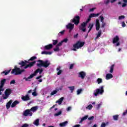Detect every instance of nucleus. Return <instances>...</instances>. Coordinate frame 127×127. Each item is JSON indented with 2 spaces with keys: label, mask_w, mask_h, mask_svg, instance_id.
<instances>
[{
  "label": "nucleus",
  "mask_w": 127,
  "mask_h": 127,
  "mask_svg": "<svg viewBox=\"0 0 127 127\" xmlns=\"http://www.w3.org/2000/svg\"><path fill=\"white\" fill-rule=\"evenodd\" d=\"M127 115V110L123 113V116H126Z\"/></svg>",
  "instance_id": "nucleus-57"
},
{
  "label": "nucleus",
  "mask_w": 127,
  "mask_h": 127,
  "mask_svg": "<svg viewBox=\"0 0 127 127\" xmlns=\"http://www.w3.org/2000/svg\"><path fill=\"white\" fill-rule=\"evenodd\" d=\"M57 43H58V40H53V45H56L57 44Z\"/></svg>",
  "instance_id": "nucleus-37"
},
{
  "label": "nucleus",
  "mask_w": 127,
  "mask_h": 127,
  "mask_svg": "<svg viewBox=\"0 0 127 127\" xmlns=\"http://www.w3.org/2000/svg\"><path fill=\"white\" fill-rule=\"evenodd\" d=\"M29 127V125L27 124H23L21 127Z\"/></svg>",
  "instance_id": "nucleus-49"
},
{
  "label": "nucleus",
  "mask_w": 127,
  "mask_h": 127,
  "mask_svg": "<svg viewBox=\"0 0 127 127\" xmlns=\"http://www.w3.org/2000/svg\"><path fill=\"white\" fill-rule=\"evenodd\" d=\"M61 114H62V111H60L57 113L55 114L54 116H55V117H58V116H60V115H61Z\"/></svg>",
  "instance_id": "nucleus-35"
},
{
  "label": "nucleus",
  "mask_w": 127,
  "mask_h": 127,
  "mask_svg": "<svg viewBox=\"0 0 127 127\" xmlns=\"http://www.w3.org/2000/svg\"><path fill=\"white\" fill-rule=\"evenodd\" d=\"M10 84H15V80H11L10 82Z\"/></svg>",
  "instance_id": "nucleus-51"
},
{
  "label": "nucleus",
  "mask_w": 127,
  "mask_h": 127,
  "mask_svg": "<svg viewBox=\"0 0 127 127\" xmlns=\"http://www.w3.org/2000/svg\"><path fill=\"white\" fill-rule=\"evenodd\" d=\"M100 18H101V22H102V23H104V17L100 16Z\"/></svg>",
  "instance_id": "nucleus-47"
},
{
  "label": "nucleus",
  "mask_w": 127,
  "mask_h": 127,
  "mask_svg": "<svg viewBox=\"0 0 127 127\" xmlns=\"http://www.w3.org/2000/svg\"><path fill=\"white\" fill-rule=\"evenodd\" d=\"M45 50H50V49H52L53 48V44H49L48 45H46L44 47Z\"/></svg>",
  "instance_id": "nucleus-13"
},
{
  "label": "nucleus",
  "mask_w": 127,
  "mask_h": 127,
  "mask_svg": "<svg viewBox=\"0 0 127 127\" xmlns=\"http://www.w3.org/2000/svg\"><path fill=\"white\" fill-rule=\"evenodd\" d=\"M62 42L63 43H64V42L65 43H67L68 42V39L65 38V39L63 40L62 41Z\"/></svg>",
  "instance_id": "nucleus-43"
},
{
  "label": "nucleus",
  "mask_w": 127,
  "mask_h": 127,
  "mask_svg": "<svg viewBox=\"0 0 127 127\" xmlns=\"http://www.w3.org/2000/svg\"><path fill=\"white\" fill-rule=\"evenodd\" d=\"M82 89H78L77 91V94L80 95V94H81V92H82Z\"/></svg>",
  "instance_id": "nucleus-45"
},
{
  "label": "nucleus",
  "mask_w": 127,
  "mask_h": 127,
  "mask_svg": "<svg viewBox=\"0 0 127 127\" xmlns=\"http://www.w3.org/2000/svg\"><path fill=\"white\" fill-rule=\"evenodd\" d=\"M100 14V13H91L89 15V18H92V17H96L97 16H99V15Z\"/></svg>",
  "instance_id": "nucleus-16"
},
{
  "label": "nucleus",
  "mask_w": 127,
  "mask_h": 127,
  "mask_svg": "<svg viewBox=\"0 0 127 127\" xmlns=\"http://www.w3.org/2000/svg\"><path fill=\"white\" fill-rule=\"evenodd\" d=\"M66 27L67 29H69V32H71L72 30L74 29V27H75V25L74 24L69 23L67 25H66Z\"/></svg>",
  "instance_id": "nucleus-9"
},
{
  "label": "nucleus",
  "mask_w": 127,
  "mask_h": 127,
  "mask_svg": "<svg viewBox=\"0 0 127 127\" xmlns=\"http://www.w3.org/2000/svg\"><path fill=\"white\" fill-rule=\"evenodd\" d=\"M105 26H106V23H105V22L102 23L101 27L102 28H104V27H105Z\"/></svg>",
  "instance_id": "nucleus-58"
},
{
  "label": "nucleus",
  "mask_w": 127,
  "mask_h": 127,
  "mask_svg": "<svg viewBox=\"0 0 127 127\" xmlns=\"http://www.w3.org/2000/svg\"><path fill=\"white\" fill-rule=\"evenodd\" d=\"M113 118L114 121H118L119 120V115H114Z\"/></svg>",
  "instance_id": "nucleus-32"
},
{
  "label": "nucleus",
  "mask_w": 127,
  "mask_h": 127,
  "mask_svg": "<svg viewBox=\"0 0 127 127\" xmlns=\"http://www.w3.org/2000/svg\"><path fill=\"white\" fill-rule=\"evenodd\" d=\"M64 100V97H61L58 101H56V103H58L59 105H61L62 104V102Z\"/></svg>",
  "instance_id": "nucleus-21"
},
{
  "label": "nucleus",
  "mask_w": 127,
  "mask_h": 127,
  "mask_svg": "<svg viewBox=\"0 0 127 127\" xmlns=\"http://www.w3.org/2000/svg\"><path fill=\"white\" fill-rule=\"evenodd\" d=\"M92 108L93 105L90 104L87 106V107H86V109H88V110H92Z\"/></svg>",
  "instance_id": "nucleus-41"
},
{
  "label": "nucleus",
  "mask_w": 127,
  "mask_h": 127,
  "mask_svg": "<svg viewBox=\"0 0 127 127\" xmlns=\"http://www.w3.org/2000/svg\"><path fill=\"white\" fill-rule=\"evenodd\" d=\"M100 20L99 19H96V30L97 31H99L100 30Z\"/></svg>",
  "instance_id": "nucleus-14"
},
{
  "label": "nucleus",
  "mask_w": 127,
  "mask_h": 127,
  "mask_svg": "<svg viewBox=\"0 0 127 127\" xmlns=\"http://www.w3.org/2000/svg\"><path fill=\"white\" fill-rule=\"evenodd\" d=\"M64 33H65V30H63L62 31H61L58 34V36H62V35H64Z\"/></svg>",
  "instance_id": "nucleus-33"
},
{
  "label": "nucleus",
  "mask_w": 127,
  "mask_h": 127,
  "mask_svg": "<svg viewBox=\"0 0 127 127\" xmlns=\"http://www.w3.org/2000/svg\"><path fill=\"white\" fill-rule=\"evenodd\" d=\"M10 71H11V69L5 70L4 71H3L1 72V74H4V76H6L7 75H8V73L10 72Z\"/></svg>",
  "instance_id": "nucleus-20"
},
{
  "label": "nucleus",
  "mask_w": 127,
  "mask_h": 127,
  "mask_svg": "<svg viewBox=\"0 0 127 127\" xmlns=\"http://www.w3.org/2000/svg\"><path fill=\"white\" fill-rule=\"evenodd\" d=\"M5 96H3V100H6L8 97H9V95L11 94V89L10 88H8L5 90Z\"/></svg>",
  "instance_id": "nucleus-7"
},
{
  "label": "nucleus",
  "mask_w": 127,
  "mask_h": 127,
  "mask_svg": "<svg viewBox=\"0 0 127 127\" xmlns=\"http://www.w3.org/2000/svg\"><path fill=\"white\" fill-rule=\"evenodd\" d=\"M63 43L62 42V41L60 42V43H59L57 45V46L58 47H60V46H62V44Z\"/></svg>",
  "instance_id": "nucleus-46"
},
{
  "label": "nucleus",
  "mask_w": 127,
  "mask_h": 127,
  "mask_svg": "<svg viewBox=\"0 0 127 127\" xmlns=\"http://www.w3.org/2000/svg\"><path fill=\"white\" fill-rule=\"evenodd\" d=\"M12 103V100H10L9 102H8L6 105V109H9L10 108V106L11 105V104Z\"/></svg>",
  "instance_id": "nucleus-23"
},
{
  "label": "nucleus",
  "mask_w": 127,
  "mask_h": 127,
  "mask_svg": "<svg viewBox=\"0 0 127 127\" xmlns=\"http://www.w3.org/2000/svg\"><path fill=\"white\" fill-rule=\"evenodd\" d=\"M39 63L37 64V66L41 68V67H44V68H47L49 67V65H50V62L48 60H46L45 61H43L41 60H39L37 61Z\"/></svg>",
  "instance_id": "nucleus-2"
},
{
  "label": "nucleus",
  "mask_w": 127,
  "mask_h": 127,
  "mask_svg": "<svg viewBox=\"0 0 127 127\" xmlns=\"http://www.w3.org/2000/svg\"><path fill=\"white\" fill-rule=\"evenodd\" d=\"M80 19H81L80 16H75L71 20V22H73L75 25H78V24L80 23Z\"/></svg>",
  "instance_id": "nucleus-6"
},
{
  "label": "nucleus",
  "mask_w": 127,
  "mask_h": 127,
  "mask_svg": "<svg viewBox=\"0 0 127 127\" xmlns=\"http://www.w3.org/2000/svg\"><path fill=\"white\" fill-rule=\"evenodd\" d=\"M97 82L98 84H101V83H102V82H103V79L102 78H98Z\"/></svg>",
  "instance_id": "nucleus-39"
},
{
  "label": "nucleus",
  "mask_w": 127,
  "mask_h": 127,
  "mask_svg": "<svg viewBox=\"0 0 127 127\" xmlns=\"http://www.w3.org/2000/svg\"><path fill=\"white\" fill-rule=\"evenodd\" d=\"M78 77L81 78V79H85V77H86V72L84 71L80 72L78 74Z\"/></svg>",
  "instance_id": "nucleus-11"
},
{
  "label": "nucleus",
  "mask_w": 127,
  "mask_h": 127,
  "mask_svg": "<svg viewBox=\"0 0 127 127\" xmlns=\"http://www.w3.org/2000/svg\"><path fill=\"white\" fill-rule=\"evenodd\" d=\"M68 124V121H65L64 122L60 124V127H65L66 125Z\"/></svg>",
  "instance_id": "nucleus-28"
},
{
  "label": "nucleus",
  "mask_w": 127,
  "mask_h": 127,
  "mask_svg": "<svg viewBox=\"0 0 127 127\" xmlns=\"http://www.w3.org/2000/svg\"><path fill=\"white\" fill-rule=\"evenodd\" d=\"M60 49H59V47H58L57 46H56V48L54 49V51L55 52H57V51H60Z\"/></svg>",
  "instance_id": "nucleus-38"
},
{
  "label": "nucleus",
  "mask_w": 127,
  "mask_h": 127,
  "mask_svg": "<svg viewBox=\"0 0 127 127\" xmlns=\"http://www.w3.org/2000/svg\"><path fill=\"white\" fill-rule=\"evenodd\" d=\"M74 65H75V64H71L70 65V66H69V69L70 70L73 69V68H74Z\"/></svg>",
  "instance_id": "nucleus-42"
},
{
  "label": "nucleus",
  "mask_w": 127,
  "mask_h": 127,
  "mask_svg": "<svg viewBox=\"0 0 127 127\" xmlns=\"http://www.w3.org/2000/svg\"><path fill=\"white\" fill-rule=\"evenodd\" d=\"M61 69V67L59 66L57 68V71H59L57 73V75H61V73H62V70H60Z\"/></svg>",
  "instance_id": "nucleus-27"
},
{
  "label": "nucleus",
  "mask_w": 127,
  "mask_h": 127,
  "mask_svg": "<svg viewBox=\"0 0 127 127\" xmlns=\"http://www.w3.org/2000/svg\"><path fill=\"white\" fill-rule=\"evenodd\" d=\"M106 125L105 123H102V124L101 125V127H106Z\"/></svg>",
  "instance_id": "nucleus-52"
},
{
  "label": "nucleus",
  "mask_w": 127,
  "mask_h": 127,
  "mask_svg": "<svg viewBox=\"0 0 127 127\" xmlns=\"http://www.w3.org/2000/svg\"><path fill=\"white\" fill-rule=\"evenodd\" d=\"M51 54H52V52H48V55H51Z\"/></svg>",
  "instance_id": "nucleus-64"
},
{
  "label": "nucleus",
  "mask_w": 127,
  "mask_h": 127,
  "mask_svg": "<svg viewBox=\"0 0 127 127\" xmlns=\"http://www.w3.org/2000/svg\"><path fill=\"white\" fill-rule=\"evenodd\" d=\"M37 110H38V107L37 106H34L32 107L30 109V112H33V113H34L35 112H36Z\"/></svg>",
  "instance_id": "nucleus-19"
},
{
  "label": "nucleus",
  "mask_w": 127,
  "mask_h": 127,
  "mask_svg": "<svg viewBox=\"0 0 127 127\" xmlns=\"http://www.w3.org/2000/svg\"><path fill=\"white\" fill-rule=\"evenodd\" d=\"M21 99L24 101H29L30 100V97H29V95L28 94H27L26 95L23 96L21 97Z\"/></svg>",
  "instance_id": "nucleus-12"
},
{
  "label": "nucleus",
  "mask_w": 127,
  "mask_h": 127,
  "mask_svg": "<svg viewBox=\"0 0 127 127\" xmlns=\"http://www.w3.org/2000/svg\"><path fill=\"white\" fill-rule=\"evenodd\" d=\"M88 115H86L84 117H82L79 122V124H82L83 123V122H84V121H86V120H87V119H88Z\"/></svg>",
  "instance_id": "nucleus-22"
},
{
  "label": "nucleus",
  "mask_w": 127,
  "mask_h": 127,
  "mask_svg": "<svg viewBox=\"0 0 127 127\" xmlns=\"http://www.w3.org/2000/svg\"><path fill=\"white\" fill-rule=\"evenodd\" d=\"M59 91V90H58V89L53 91L51 93V96H53V95H55V94H57V93H58Z\"/></svg>",
  "instance_id": "nucleus-29"
},
{
  "label": "nucleus",
  "mask_w": 127,
  "mask_h": 127,
  "mask_svg": "<svg viewBox=\"0 0 127 127\" xmlns=\"http://www.w3.org/2000/svg\"><path fill=\"white\" fill-rule=\"evenodd\" d=\"M78 35H79V34L77 33L76 34L74 35L73 36V38H78Z\"/></svg>",
  "instance_id": "nucleus-56"
},
{
  "label": "nucleus",
  "mask_w": 127,
  "mask_h": 127,
  "mask_svg": "<svg viewBox=\"0 0 127 127\" xmlns=\"http://www.w3.org/2000/svg\"><path fill=\"white\" fill-rule=\"evenodd\" d=\"M40 78H42V75H40V76H37L36 78V80H39V79H40Z\"/></svg>",
  "instance_id": "nucleus-53"
},
{
  "label": "nucleus",
  "mask_w": 127,
  "mask_h": 127,
  "mask_svg": "<svg viewBox=\"0 0 127 127\" xmlns=\"http://www.w3.org/2000/svg\"><path fill=\"white\" fill-rule=\"evenodd\" d=\"M5 82H6V79L4 78L2 79L0 81V87L3 88L4 84H5Z\"/></svg>",
  "instance_id": "nucleus-17"
},
{
  "label": "nucleus",
  "mask_w": 127,
  "mask_h": 127,
  "mask_svg": "<svg viewBox=\"0 0 127 127\" xmlns=\"http://www.w3.org/2000/svg\"><path fill=\"white\" fill-rule=\"evenodd\" d=\"M3 91H4L3 87H1V86H0V96L1 95H2V92H3Z\"/></svg>",
  "instance_id": "nucleus-40"
},
{
  "label": "nucleus",
  "mask_w": 127,
  "mask_h": 127,
  "mask_svg": "<svg viewBox=\"0 0 127 127\" xmlns=\"http://www.w3.org/2000/svg\"><path fill=\"white\" fill-rule=\"evenodd\" d=\"M104 92V86H101L99 88H97L94 90V95L95 97H97L98 95H103Z\"/></svg>",
  "instance_id": "nucleus-5"
},
{
  "label": "nucleus",
  "mask_w": 127,
  "mask_h": 127,
  "mask_svg": "<svg viewBox=\"0 0 127 127\" xmlns=\"http://www.w3.org/2000/svg\"><path fill=\"white\" fill-rule=\"evenodd\" d=\"M68 89H69L71 93H73V91L75 90V86H68Z\"/></svg>",
  "instance_id": "nucleus-31"
},
{
  "label": "nucleus",
  "mask_w": 127,
  "mask_h": 127,
  "mask_svg": "<svg viewBox=\"0 0 127 127\" xmlns=\"http://www.w3.org/2000/svg\"><path fill=\"white\" fill-rule=\"evenodd\" d=\"M84 45H85V42L78 41L76 44L73 45V49H72V50L73 51H77V49H79V48L83 47Z\"/></svg>",
  "instance_id": "nucleus-3"
},
{
  "label": "nucleus",
  "mask_w": 127,
  "mask_h": 127,
  "mask_svg": "<svg viewBox=\"0 0 127 127\" xmlns=\"http://www.w3.org/2000/svg\"><path fill=\"white\" fill-rule=\"evenodd\" d=\"M95 8H92L90 9L89 11L90 12L94 11L95 10Z\"/></svg>",
  "instance_id": "nucleus-61"
},
{
  "label": "nucleus",
  "mask_w": 127,
  "mask_h": 127,
  "mask_svg": "<svg viewBox=\"0 0 127 127\" xmlns=\"http://www.w3.org/2000/svg\"><path fill=\"white\" fill-rule=\"evenodd\" d=\"M91 21V18H88L87 20H86V23H88V22H90Z\"/></svg>",
  "instance_id": "nucleus-59"
},
{
  "label": "nucleus",
  "mask_w": 127,
  "mask_h": 127,
  "mask_svg": "<svg viewBox=\"0 0 127 127\" xmlns=\"http://www.w3.org/2000/svg\"><path fill=\"white\" fill-rule=\"evenodd\" d=\"M86 26H87V23L86 22H83L81 24V26L79 27V29L80 30H82L83 32H86Z\"/></svg>",
  "instance_id": "nucleus-10"
},
{
  "label": "nucleus",
  "mask_w": 127,
  "mask_h": 127,
  "mask_svg": "<svg viewBox=\"0 0 127 127\" xmlns=\"http://www.w3.org/2000/svg\"><path fill=\"white\" fill-rule=\"evenodd\" d=\"M33 124L35 125V126H39V119H36Z\"/></svg>",
  "instance_id": "nucleus-30"
},
{
  "label": "nucleus",
  "mask_w": 127,
  "mask_h": 127,
  "mask_svg": "<svg viewBox=\"0 0 127 127\" xmlns=\"http://www.w3.org/2000/svg\"><path fill=\"white\" fill-rule=\"evenodd\" d=\"M125 6H127V3L126 2L123 3L122 4V7H125Z\"/></svg>",
  "instance_id": "nucleus-60"
},
{
  "label": "nucleus",
  "mask_w": 127,
  "mask_h": 127,
  "mask_svg": "<svg viewBox=\"0 0 127 127\" xmlns=\"http://www.w3.org/2000/svg\"><path fill=\"white\" fill-rule=\"evenodd\" d=\"M41 54L45 55H48V52L43 51V52H42Z\"/></svg>",
  "instance_id": "nucleus-48"
},
{
  "label": "nucleus",
  "mask_w": 127,
  "mask_h": 127,
  "mask_svg": "<svg viewBox=\"0 0 127 127\" xmlns=\"http://www.w3.org/2000/svg\"><path fill=\"white\" fill-rule=\"evenodd\" d=\"M124 18H125V16H124V15H121L119 17V19H120V20L124 19Z\"/></svg>",
  "instance_id": "nucleus-50"
},
{
  "label": "nucleus",
  "mask_w": 127,
  "mask_h": 127,
  "mask_svg": "<svg viewBox=\"0 0 127 127\" xmlns=\"http://www.w3.org/2000/svg\"><path fill=\"white\" fill-rule=\"evenodd\" d=\"M32 95L33 96H34V97H36V96H37V94L36 93V92H33L32 93Z\"/></svg>",
  "instance_id": "nucleus-54"
},
{
  "label": "nucleus",
  "mask_w": 127,
  "mask_h": 127,
  "mask_svg": "<svg viewBox=\"0 0 127 127\" xmlns=\"http://www.w3.org/2000/svg\"><path fill=\"white\" fill-rule=\"evenodd\" d=\"M36 63V61L29 62V61L25 60L24 61H21L18 63V65H20L19 67H17V65H15L14 68L11 71V74L14 75H20L25 72V69L27 68H31L34 66V64Z\"/></svg>",
  "instance_id": "nucleus-1"
},
{
  "label": "nucleus",
  "mask_w": 127,
  "mask_h": 127,
  "mask_svg": "<svg viewBox=\"0 0 127 127\" xmlns=\"http://www.w3.org/2000/svg\"><path fill=\"white\" fill-rule=\"evenodd\" d=\"M114 68H115V64H112L110 66V73H113L114 72Z\"/></svg>",
  "instance_id": "nucleus-26"
},
{
  "label": "nucleus",
  "mask_w": 127,
  "mask_h": 127,
  "mask_svg": "<svg viewBox=\"0 0 127 127\" xmlns=\"http://www.w3.org/2000/svg\"><path fill=\"white\" fill-rule=\"evenodd\" d=\"M23 116L25 117H27L28 116H29V117H32L33 113L30 111V109H27L24 111V112L23 113Z\"/></svg>",
  "instance_id": "nucleus-8"
},
{
  "label": "nucleus",
  "mask_w": 127,
  "mask_h": 127,
  "mask_svg": "<svg viewBox=\"0 0 127 127\" xmlns=\"http://www.w3.org/2000/svg\"><path fill=\"white\" fill-rule=\"evenodd\" d=\"M113 74L111 73H107L106 75V80H110V79H112L113 78Z\"/></svg>",
  "instance_id": "nucleus-18"
},
{
  "label": "nucleus",
  "mask_w": 127,
  "mask_h": 127,
  "mask_svg": "<svg viewBox=\"0 0 127 127\" xmlns=\"http://www.w3.org/2000/svg\"><path fill=\"white\" fill-rule=\"evenodd\" d=\"M119 40H120V38H119V36H116L115 37L113 38V44H115V43H117V42H119Z\"/></svg>",
  "instance_id": "nucleus-15"
},
{
  "label": "nucleus",
  "mask_w": 127,
  "mask_h": 127,
  "mask_svg": "<svg viewBox=\"0 0 127 127\" xmlns=\"http://www.w3.org/2000/svg\"><path fill=\"white\" fill-rule=\"evenodd\" d=\"M72 127H80V125H75L74 126Z\"/></svg>",
  "instance_id": "nucleus-63"
},
{
  "label": "nucleus",
  "mask_w": 127,
  "mask_h": 127,
  "mask_svg": "<svg viewBox=\"0 0 127 127\" xmlns=\"http://www.w3.org/2000/svg\"><path fill=\"white\" fill-rule=\"evenodd\" d=\"M42 72H43V68H38L34 72V73L31 74L27 78H24V79H25V81H28V79H32V78H33L34 76H36V74H37V73H39V74H42Z\"/></svg>",
  "instance_id": "nucleus-4"
},
{
  "label": "nucleus",
  "mask_w": 127,
  "mask_h": 127,
  "mask_svg": "<svg viewBox=\"0 0 127 127\" xmlns=\"http://www.w3.org/2000/svg\"><path fill=\"white\" fill-rule=\"evenodd\" d=\"M101 35H102V30H99L98 32V34H97V37H100Z\"/></svg>",
  "instance_id": "nucleus-36"
},
{
  "label": "nucleus",
  "mask_w": 127,
  "mask_h": 127,
  "mask_svg": "<svg viewBox=\"0 0 127 127\" xmlns=\"http://www.w3.org/2000/svg\"><path fill=\"white\" fill-rule=\"evenodd\" d=\"M35 59H37V58L36 56L32 57L28 61H34V60H35Z\"/></svg>",
  "instance_id": "nucleus-34"
},
{
  "label": "nucleus",
  "mask_w": 127,
  "mask_h": 127,
  "mask_svg": "<svg viewBox=\"0 0 127 127\" xmlns=\"http://www.w3.org/2000/svg\"><path fill=\"white\" fill-rule=\"evenodd\" d=\"M17 104H19V102L18 101H15L14 102H13L11 105V108H14L16 106Z\"/></svg>",
  "instance_id": "nucleus-24"
},
{
  "label": "nucleus",
  "mask_w": 127,
  "mask_h": 127,
  "mask_svg": "<svg viewBox=\"0 0 127 127\" xmlns=\"http://www.w3.org/2000/svg\"><path fill=\"white\" fill-rule=\"evenodd\" d=\"M71 107H68L67 108V111L68 112H69V111H70V110H71Z\"/></svg>",
  "instance_id": "nucleus-62"
},
{
  "label": "nucleus",
  "mask_w": 127,
  "mask_h": 127,
  "mask_svg": "<svg viewBox=\"0 0 127 127\" xmlns=\"http://www.w3.org/2000/svg\"><path fill=\"white\" fill-rule=\"evenodd\" d=\"M122 27H126V23L125 22H122Z\"/></svg>",
  "instance_id": "nucleus-55"
},
{
  "label": "nucleus",
  "mask_w": 127,
  "mask_h": 127,
  "mask_svg": "<svg viewBox=\"0 0 127 127\" xmlns=\"http://www.w3.org/2000/svg\"><path fill=\"white\" fill-rule=\"evenodd\" d=\"M95 119V117L94 116H91L90 117H89L88 118V121H93Z\"/></svg>",
  "instance_id": "nucleus-44"
},
{
  "label": "nucleus",
  "mask_w": 127,
  "mask_h": 127,
  "mask_svg": "<svg viewBox=\"0 0 127 127\" xmlns=\"http://www.w3.org/2000/svg\"><path fill=\"white\" fill-rule=\"evenodd\" d=\"M93 27H94V23H90L88 26V28H89V29L88 31V33H89L91 30H92Z\"/></svg>",
  "instance_id": "nucleus-25"
}]
</instances>
